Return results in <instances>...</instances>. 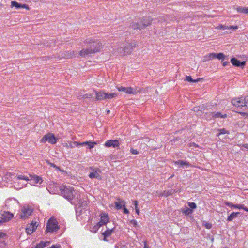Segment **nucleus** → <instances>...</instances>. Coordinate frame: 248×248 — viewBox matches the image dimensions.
<instances>
[{
    "label": "nucleus",
    "mask_w": 248,
    "mask_h": 248,
    "mask_svg": "<svg viewBox=\"0 0 248 248\" xmlns=\"http://www.w3.org/2000/svg\"><path fill=\"white\" fill-rule=\"evenodd\" d=\"M96 53V50H91L89 47L88 48L86 49H82L79 53V54L82 57H85L86 56L91 54Z\"/></svg>",
    "instance_id": "16"
},
{
    "label": "nucleus",
    "mask_w": 248,
    "mask_h": 248,
    "mask_svg": "<svg viewBox=\"0 0 248 248\" xmlns=\"http://www.w3.org/2000/svg\"><path fill=\"white\" fill-rule=\"evenodd\" d=\"M186 80L189 82H193L194 83V79H193L191 76H186Z\"/></svg>",
    "instance_id": "40"
},
{
    "label": "nucleus",
    "mask_w": 248,
    "mask_h": 248,
    "mask_svg": "<svg viewBox=\"0 0 248 248\" xmlns=\"http://www.w3.org/2000/svg\"><path fill=\"white\" fill-rule=\"evenodd\" d=\"M244 107L248 108V96H246L244 98Z\"/></svg>",
    "instance_id": "39"
},
{
    "label": "nucleus",
    "mask_w": 248,
    "mask_h": 248,
    "mask_svg": "<svg viewBox=\"0 0 248 248\" xmlns=\"http://www.w3.org/2000/svg\"><path fill=\"white\" fill-rule=\"evenodd\" d=\"M124 208V214H128L129 213V211L127 209H126V208L124 207H123Z\"/></svg>",
    "instance_id": "54"
},
{
    "label": "nucleus",
    "mask_w": 248,
    "mask_h": 248,
    "mask_svg": "<svg viewBox=\"0 0 248 248\" xmlns=\"http://www.w3.org/2000/svg\"><path fill=\"white\" fill-rule=\"evenodd\" d=\"M217 29L222 30L228 29V26L220 25L219 26L217 27Z\"/></svg>",
    "instance_id": "45"
},
{
    "label": "nucleus",
    "mask_w": 248,
    "mask_h": 248,
    "mask_svg": "<svg viewBox=\"0 0 248 248\" xmlns=\"http://www.w3.org/2000/svg\"><path fill=\"white\" fill-rule=\"evenodd\" d=\"M234 208L241 209H242V208H243V204L235 205Z\"/></svg>",
    "instance_id": "49"
},
{
    "label": "nucleus",
    "mask_w": 248,
    "mask_h": 248,
    "mask_svg": "<svg viewBox=\"0 0 248 248\" xmlns=\"http://www.w3.org/2000/svg\"><path fill=\"white\" fill-rule=\"evenodd\" d=\"M117 89L120 92H124L126 93V87H124L122 86L121 87H118Z\"/></svg>",
    "instance_id": "41"
},
{
    "label": "nucleus",
    "mask_w": 248,
    "mask_h": 248,
    "mask_svg": "<svg viewBox=\"0 0 248 248\" xmlns=\"http://www.w3.org/2000/svg\"><path fill=\"white\" fill-rule=\"evenodd\" d=\"M60 247V245H53L50 248H58Z\"/></svg>",
    "instance_id": "52"
},
{
    "label": "nucleus",
    "mask_w": 248,
    "mask_h": 248,
    "mask_svg": "<svg viewBox=\"0 0 248 248\" xmlns=\"http://www.w3.org/2000/svg\"><path fill=\"white\" fill-rule=\"evenodd\" d=\"M84 97L86 98H92L93 95L92 94H86L84 95Z\"/></svg>",
    "instance_id": "46"
},
{
    "label": "nucleus",
    "mask_w": 248,
    "mask_h": 248,
    "mask_svg": "<svg viewBox=\"0 0 248 248\" xmlns=\"http://www.w3.org/2000/svg\"><path fill=\"white\" fill-rule=\"evenodd\" d=\"M13 217V215L12 214L10 213L9 212H6L3 215V218L2 220H0V223L7 222L9 221Z\"/></svg>",
    "instance_id": "20"
},
{
    "label": "nucleus",
    "mask_w": 248,
    "mask_h": 248,
    "mask_svg": "<svg viewBox=\"0 0 248 248\" xmlns=\"http://www.w3.org/2000/svg\"><path fill=\"white\" fill-rule=\"evenodd\" d=\"M46 162L48 164H49L51 167H53V168H55L56 169L60 170V168L56 165H55L54 163L49 162L48 160H47Z\"/></svg>",
    "instance_id": "42"
},
{
    "label": "nucleus",
    "mask_w": 248,
    "mask_h": 248,
    "mask_svg": "<svg viewBox=\"0 0 248 248\" xmlns=\"http://www.w3.org/2000/svg\"><path fill=\"white\" fill-rule=\"evenodd\" d=\"M183 213H184L185 215H189L190 214H191L193 212L192 210L190 208H187L186 210H184L183 211Z\"/></svg>",
    "instance_id": "34"
},
{
    "label": "nucleus",
    "mask_w": 248,
    "mask_h": 248,
    "mask_svg": "<svg viewBox=\"0 0 248 248\" xmlns=\"http://www.w3.org/2000/svg\"><path fill=\"white\" fill-rule=\"evenodd\" d=\"M17 179H20V180H24L26 181H28L29 180V178L28 177L25 176V175H18L17 177Z\"/></svg>",
    "instance_id": "33"
},
{
    "label": "nucleus",
    "mask_w": 248,
    "mask_h": 248,
    "mask_svg": "<svg viewBox=\"0 0 248 248\" xmlns=\"http://www.w3.org/2000/svg\"><path fill=\"white\" fill-rule=\"evenodd\" d=\"M135 210H136V213L139 215V213H140V209L139 208H137V209H135Z\"/></svg>",
    "instance_id": "60"
},
{
    "label": "nucleus",
    "mask_w": 248,
    "mask_h": 248,
    "mask_svg": "<svg viewBox=\"0 0 248 248\" xmlns=\"http://www.w3.org/2000/svg\"><path fill=\"white\" fill-rule=\"evenodd\" d=\"M136 43L134 41L124 43L122 47L118 49V53L122 55L129 54L136 47Z\"/></svg>",
    "instance_id": "2"
},
{
    "label": "nucleus",
    "mask_w": 248,
    "mask_h": 248,
    "mask_svg": "<svg viewBox=\"0 0 248 248\" xmlns=\"http://www.w3.org/2000/svg\"><path fill=\"white\" fill-rule=\"evenodd\" d=\"M174 163L175 164L180 165V166H182V167L183 166H186V167H187L188 166H189L190 165V164L188 162L182 160H179L178 161H175L174 162Z\"/></svg>",
    "instance_id": "27"
},
{
    "label": "nucleus",
    "mask_w": 248,
    "mask_h": 248,
    "mask_svg": "<svg viewBox=\"0 0 248 248\" xmlns=\"http://www.w3.org/2000/svg\"><path fill=\"white\" fill-rule=\"evenodd\" d=\"M59 188L61 191V195L68 200L71 203L76 205V203L73 201L75 196L74 194L75 191L72 187L61 186L59 187Z\"/></svg>",
    "instance_id": "1"
},
{
    "label": "nucleus",
    "mask_w": 248,
    "mask_h": 248,
    "mask_svg": "<svg viewBox=\"0 0 248 248\" xmlns=\"http://www.w3.org/2000/svg\"><path fill=\"white\" fill-rule=\"evenodd\" d=\"M237 11L240 13L248 14V7L237 6L236 7Z\"/></svg>",
    "instance_id": "25"
},
{
    "label": "nucleus",
    "mask_w": 248,
    "mask_h": 248,
    "mask_svg": "<svg viewBox=\"0 0 248 248\" xmlns=\"http://www.w3.org/2000/svg\"><path fill=\"white\" fill-rule=\"evenodd\" d=\"M55 185H56V184H54V185H53V186H55Z\"/></svg>",
    "instance_id": "62"
},
{
    "label": "nucleus",
    "mask_w": 248,
    "mask_h": 248,
    "mask_svg": "<svg viewBox=\"0 0 248 248\" xmlns=\"http://www.w3.org/2000/svg\"><path fill=\"white\" fill-rule=\"evenodd\" d=\"M223 248H229L225 247H224Z\"/></svg>",
    "instance_id": "63"
},
{
    "label": "nucleus",
    "mask_w": 248,
    "mask_h": 248,
    "mask_svg": "<svg viewBox=\"0 0 248 248\" xmlns=\"http://www.w3.org/2000/svg\"><path fill=\"white\" fill-rule=\"evenodd\" d=\"M242 209L248 212V208L245 207L244 205H243V208H242Z\"/></svg>",
    "instance_id": "58"
},
{
    "label": "nucleus",
    "mask_w": 248,
    "mask_h": 248,
    "mask_svg": "<svg viewBox=\"0 0 248 248\" xmlns=\"http://www.w3.org/2000/svg\"><path fill=\"white\" fill-rule=\"evenodd\" d=\"M107 230L103 232H102V234L103 236V240L104 241H108V240L107 239V238L111 235V234L112 233V232L114 231V230L115 229V227L111 229L108 228V227L106 226Z\"/></svg>",
    "instance_id": "11"
},
{
    "label": "nucleus",
    "mask_w": 248,
    "mask_h": 248,
    "mask_svg": "<svg viewBox=\"0 0 248 248\" xmlns=\"http://www.w3.org/2000/svg\"><path fill=\"white\" fill-rule=\"evenodd\" d=\"M141 89L139 88H133L131 87H126V93L127 94H136L138 93H140Z\"/></svg>",
    "instance_id": "18"
},
{
    "label": "nucleus",
    "mask_w": 248,
    "mask_h": 248,
    "mask_svg": "<svg viewBox=\"0 0 248 248\" xmlns=\"http://www.w3.org/2000/svg\"><path fill=\"white\" fill-rule=\"evenodd\" d=\"M11 7H15L16 9L26 8L29 9V6L25 4H22L15 1H13L11 2Z\"/></svg>",
    "instance_id": "19"
},
{
    "label": "nucleus",
    "mask_w": 248,
    "mask_h": 248,
    "mask_svg": "<svg viewBox=\"0 0 248 248\" xmlns=\"http://www.w3.org/2000/svg\"><path fill=\"white\" fill-rule=\"evenodd\" d=\"M5 236V234L2 232H0V238H3Z\"/></svg>",
    "instance_id": "55"
},
{
    "label": "nucleus",
    "mask_w": 248,
    "mask_h": 248,
    "mask_svg": "<svg viewBox=\"0 0 248 248\" xmlns=\"http://www.w3.org/2000/svg\"><path fill=\"white\" fill-rule=\"evenodd\" d=\"M109 113H110V110H108L107 111V113L108 114H109Z\"/></svg>",
    "instance_id": "61"
},
{
    "label": "nucleus",
    "mask_w": 248,
    "mask_h": 248,
    "mask_svg": "<svg viewBox=\"0 0 248 248\" xmlns=\"http://www.w3.org/2000/svg\"><path fill=\"white\" fill-rule=\"evenodd\" d=\"M175 192H176L175 190L171 189L168 190H164L163 192L160 193L159 195L161 196L168 197L171 195Z\"/></svg>",
    "instance_id": "22"
},
{
    "label": "nucleus",
    "mask_w": 248,
    "mask_h": 248,
    "mask_svg": "<svg viewBox=\"0 0 248 248\" xmlns=\"http://www.w3.org/2000/svg\"><path fill=\"white\" fill-rule=\"evenodd\" d=\"M96 144V142L89 141L88 146H89L90 149H92V148H93L94 145Z\"/></svg>",
    "instance_id": "37"
},
{
    "label": "nucleus",
    "mask_w": 248,
    "mask_h": 248,
    "mask_svg": "<svg viewBox=\"0 0 248 248\" xmlns=\"http://www.w3.org/2000/svg\"><path fill=\"white\" fill-rule=\"evenodd\" d=\"M215 53H210V54L204 56L203 61L204 62H205V61H207L208 60L214 59L215 58Z\"/></svg>",
    "instance_id": "28"
},
{
    "label": "nucleus",
    "mask_w": 248,
    "mask_h": 248,
    "mask_svg": "<svg viewBox=\"0 0 248 248\" xmlns=\"http://www.w3.org/2000/svg\"><path fill=\"white\" fill-rule=\"evenodd\" d=\"M134 206H135V209L139 208L138 207V202L137 201H134Z\"/></svg>",
    "instance_id": "51"
},
{
    "label": "nucleus",
    "mask_w": 248,
    "mask_h": 248,
    "mask_svg": "<svg viewBox=\"0 0 248 248\" xmlns=\"http://www.w3.org/2000/svg\"><path fill=\"white\" fill-rule=\"evenodd\" d=\"M85 43L87 44V46L89 47L91 50H96V53L100 51L102 48V43L97 40H86Z\"/></svg>",
    "instance_id": "6"
},
{
    "label": "nucleus",
    "mask_w": 248,
    "mask_h": 248,
    "mask_svg": "<svg viewBox=\"0 0 248 248\" xmlns=\"http://www.w3.org/2000/svg\"><path fill=\"white\" fill-rule=\"evenodd\" d=\"M224 204L226 206H228L229 207H230L231 208H234V206H235V204H233V203H232V202H224Z\"/></svg>",
    "instance_id": "38"
},
{
    "label": "nucleus",
    "mask_w": 248,
    "mask_h": 248,
    "mask_svg": "<svg viewBox=\"0 0 248 248\" xmlns=\"http://www.w3.org/2000/svg\"><path fill=\"white\" fill-rule=\"evenodd\" d=\"M50 244V241H41L39 243L37 244L34 248H43L46 246L49 245Z\"/></svg>",
    "instance_id": "24"
},
{
    "label": "nucleus",
    "mask_w": 248,
    "mask_h": 248,
    "mask_svg": "<svg viewBox=\"0 0 248 248\" xmlns=\"http://www.w3.org/2000/svg\"><path fill=\"white\" fill-rule=\"evenodd\" d=\"M130 223L133 224L134 226H137V222L136 220L133 219L130 220Z\"/></svg>",
    "instance_id": "48"
},
{
    "label": "nucleus",
    "mask_w": 248,
    "mask_h": 248,
    "mask_svg": "<svg viewBox=\"0 0 248 248\" xmlns=\"http://www.w3.org/2000/svg\"><path fill=\"white\" fill-rule=\"evenodd\" d=\"M101 226V225L99 223H97L96 225H95L93 228V232H96Z\"/></svg>",
    "instance_id": "36"
},
{
    "label": "nucleus",
    "mask_w": 248,
    "mask_h": 248,
    "mask_svg": "<svg viewBox=\"0 0 248 248\" xmlns=\"http://www.w3.org/2000/svg\"><path fill=\"white\" fill-rule=\"evenodd\" d=\"M59 228L57 221L53 217H51L46 225V231L48 232H53L57 231Z\"/></svg>",
    "instance_id": "5"
},
{
    "label": "nucleus",
    "mask_w": 248,
    "mask_h": 248,
    "mask_svg": "<svg viewBox=\"0 0 248 248\" xmlns=\"http://www.w3.org/2000/svg\"><path fill=\"white\" fill-rule=\"evenodd\" d=\"M130 152L133 155H137L138 154V152L136 150L133 149V148L131 149Z\"/></svg>",
    "instance_id": "47"
},
{
    "label": "nucleus",
    "mask_w": 248,
    "mask_h": 248,
    "mask_svg": "<svg viewBox=\"0 0 248 248\" xmlns=\"http://www.w3.org/2000/svg\"><path fill=\"white\" fill-rule=\"evenodd\" d=\"M187 204L191 209H194L197 207V205L195 202H188Z\"/></svg>",
    "instance_id": "31"
},
{
    "label": "nucleus",
    "mask_w": 248,
    "mask_h": 248,
    "mask_svg": "<svg viewBox=\"0 0 248 248\" xmlns=\"http://www.w3.org/2000/svg\"><path fill=\"white\" fill-rule=\"evenodd\" d=\"M238 28V27L237 26H230L229 27L228 26V29H234V30H236Z\"/></svg>",
    "instance_id": "50"
},
{
    "label": "nucleus",
    "mask_w": 248,
    "mask_h": 248,
    "mask_svg": "<svg viewBox=\"0 0 248 248\" xmlns=\"http://www.w3.org/2000/svg\"><path fill=\"white\" fill-rule=\"evenodd\" d=\"M90 169L91 170L93 171L90 172L89 175V177L91 178H96L98 180L101 179V176L100 175V173L101 172V170L99 168H94L93 167H91Z\"/></svg>",
    "instance_id": "8"
},
{
    "label": "nucleus",
    "mask_w": 248,
    "mask_h": 248,
    "mask_svg": "<svg viewBox=\"0 0 248 248\" xmlns=\"http://www.w3.org/2000/svg\"><path fill=\"white\" fill-rule=\"evenodd\" d=\"M100 217V221L98 223H99L101 225V226L103 225L106 224L109 221V217L108 214H101Z\"/></svg>",
    "instance_id": "15"
},
{
    "label": "nucleus",
    "mask_w": 248,
    "mask_h": 248,
    "mask_svg": "<svg viewBox=\"0 0 248 248\" xmlns=\"http://www.w3.org/2000/svg\"><path fill=\"white\" fill-rule=\"evenodd\" d=\"M204 226L206 228H207L208 229H211L212 228V225L210 223H206L204 224Z\"/></svg>",
    "instance_id": "43"
},
{
    "label": "nucleus",
    "mask_w": 248,
    "mask_h": 248,
    "mask_svg": "<svg viewBox=\"0 0 248 248\" xmlns=\"http://www.w3.org/2000/svg\"><path fill=\"white\" fill-rule=\"evenodd\" d=\"M89 141H87L85 142H83L82 143H78V142H75L74 143V144H76L77 146H78V145L85 146V145H88V144H89Z\"/></svg>",
    "instance_id": "35"
},
{
    "label": "nucleus",
    "mask_w": 248,
    "mask_h": 248,
    "mask_svg": "<svg viewBox=\"0 0 248 248\" xmlns=\"http://www.w3.org/2000/svg\"><path fill=\"white\" fill-rule=\"evenodd\" d=\"M117 202H115V207L117 210L121 209L122 208L125 207V203L124 201L118 198Z\"/></svg>",
    "instance_id": "21"
},
{
    "label": "nucleus",
    "mask_w": 248,
    "mask_h": 248,
    "mask_svg": "<svg viewBox=\"0 0 248 248\" xmlns=\"http://www.w3.org/2000/svg\"><path fill=\"white\" fill-rule=\"evenodd\" d=\"M240 212H232V213L228 217L227 219V221H232L234 218H236L239 215H240Z\"/></svg>",
    "instance_id": "23"
},
{
    "label": "nucleus",
    "mask_w": 248,
    "mask_h": 248,
    "mask_svg": "<svg viewBox=\"0 0 248 248\" xmlns=\"http://www.w3.org/2000/svg\"><path fill=\"white\" fill-rule=\"evenodd\" d=\"M218 130L219 132V134H218V136L221 134H229V132L224 128L219 129Z\"/></svg>",
    "instance_id": "32"
},
{
    "label": "nucleus",
    "mask_w": 248,
    "mask_h": 248,
    "mask_svg": "<svg viewBox=\"0 0 248 248\" xmlns=\"http://www.w3.org/2000/svg\"><path fill=\"white\" fill-rule=\"evenodd\" d=\"M119 145V142L117 140H110L107 141L105 143V146L107 147H113L115 148L118 147Z\"/></svg>",
    "instance_id": "13"
},
{
    "label": "nucleus",
    "mask_w": 248,
    "mask_h": 248,
    "mask_svg": "<svg viewBox=\"0 0 248 248\" xmlns=\"http://www.w3.org/2000/svg\"><path fill=\"white\" fill-rule=\"evenodd\" d=\"M22 212L20 215V217L23 219H26L30 216L33 212V209L31 208L24 207L22 209Z\"/></svg>",
    "instance_id": "9"
},
{
    "label": "nucleus",
    "mask_w": 248,
    "mask_h": 248,
    "mask_svg": "<svg viewBox=\"0 0 248 248\" xmlns=\"http://www.w3.org/2000/svg\"><path fill=\"white\" fill-rule=\"evenodd\" d=\"M232 103L236 107H244V98H237L232 100Z\"/></svg>",
    "instance_id": "12"
},
{
    "label": "nucleus",
    "mask_w": 248,
    "mask_h": 248,
    "mask_svg": "<svg viewBox=\"0 0 248 248\" xmlns=\"http://www.w3.org/2000/svg\"><path fill=\"white\" fill-rule=\"evenodd\" d=\"M37 225H36V222L32 221V222L30 224V226L28 227L26 229V233L31 235L37 228Z\"/></svg>",
    "instance_id": "14"
},
{
    "label": "nucleus",
    "mask_w": 248,
    "mask_h": 248,
    "mask_svg": "<svg viewBox=\"0 0 248 248\" xmlns=\"http://www.w3.org/2000/svg\"><path fill=\"white\" fill-rule=\"evenodd\" d=\"M32 180L34 181V183H40L41 184L42 182V178L38 176H34L33 177V179H32Z\"/></svg>",
    "instance_id": "29"
},
{
    "label": "nucleus",
    "mask_w": 248,
    "mask_h": 248,
    "mask_svg": "<svg viewBox=\"0 0 248 248\" xmlns=\"http://www.w3.org/2000/svg\"><path fill=\"white\" fill-rule=\"evenodd\" d=\"M190 146H194V147H198V145L196 144L194 142H192V143H190L189 144Z\"/></svg>",
    "instance_id": "53"
},
{
    "label": "nucleus",
    "mask_w": 248,
    "mask_h": 248,
    "mask_svg": "<svg viewBox=\"0 0 248 248\" xmlns=\"http://www.w3.org/2000/svg\"><path fill=\"white\" fill-rule=\"evenodd\" d=\"M152 19L150 18L144 19L142 21L139 23H132L130 25V27L133 29H139L141 30L148 26L151 24Z\"/></svg>",
    "instance_id": "4"
},
{
    "label": "nucleus",
    "mask_w": 248,
    "mask_h": 248,
    "mask_svg": "<svg viewBox=\"0 0 248 248\" xmlns=\"http://www.w3.org/2000/svg\"><path fill=\"white\" fill-rule=\"evenodd\" d=\"M115 247L116 248H126L125 246L122 244H117L115 245Z\"/></svg>",
    "instance_id": "44"
},
{
    "label": "nucleus",
    "mask_w": 248,
    "mask_h": 248,
    "mask_svg": "<svg viewBox=\"0 0 248 248\" xmlns=\"http://www.w3.org/2000/svg\"><path fill=\"white\" fill-rule=\"evenodd\" d=\"M229 64V62H224L222 63L223 66H226Z\"/></svg>",
    "instance_id": "56"
},
{
    "label": "nucleus",
    "mask_w": 248,
    "mask_h": 248,
    "mask_svg": "<svg viewBox=\"0 0 248 248\" xmlns=\"http://www.w3.org/2000/svg\"><path fill=\"white\" fill-rule=\"evenodd\" d=\"M117 96V94L115 93H105L103 91H95V99L97 101L111 99Z\"/></svg>",
    "instance_id": "3"
},
{
    "label": "nucleus",
    "mask_w": 248,
    "mask_h": 248,
    "mask_svg": "<svg viewBox=\"0 0 248 248\" xmlns=\"http://www.w3.org/2000/svg\"><path fill=\"white\" fill-rule=\"evenodd\" d=\"M144 248H149L148 245L147 244V242L145 241L144 244Z\"/></svg>",
    "instance_id": "57"
},
{
    "label": "nucleus",
    "mask_w": 248,
    "mask_h": 248,
    "mask_svg": "<svg viewBox=\"0 0 248 248\" xmlns=\"http://www.w3.org/2000/svg\"><path fill=\"white\" fill-rule=\"evenodd\" d=\"M46 141H48L49 143L54 144L56 143L57 139L54 134L49 133L44 135L40 140V142L41 143H45Z\"/></svg>",
    "instance_id": "7"
},
{
    "label": "nucleus",
    "mask_w": 248,
    "mask_h": 248,
    "mask_svg": "<svg viewBox=\"0 0 248 248\" xmlns=\"http://www.w3.org/2000/svg\"><path fill=\"white\" fill-rule=\"evenodd\" d=\"M232 64L236 67H239L243 68L246 65V62L245 61L241 62L235 58H232L231 59Z\"/></svg>",
    "instance_id": "10"
},
{
    "label": "nucleus",
    "mask_w": 248,
    "mask_h": 248,
    "mask_svg": "<svg viewBox=\"0 0 248 248\" xmlns=\"http://www.w3.org/2000/svg\"><path fill=\"white\" fill-rule=\"evenodd\" d=\"M212 117L217 118H225L227 117V114H225L222 115L220 112H217V113H212Z\"/></svg>",
    "instance_id": "26"
},
{
    "label": "nucleus",
    "mask_w": 248,
    "mask_h": 248,
    "mask_svg": "<svg viewBox=\"0 0 248 248\" xmlns=\"http://www.w3.org/2000/svg\"><path fill=\"white\" fill-rule=\"evenodd\" d=\"M202 78H198L197 79H194V83L198 82V81H200Z\"/></svg>",
    "instance_id": "59"
},
{
    "label": "nucleus",
    "mask_w": 248,
    "mask_h": 248,
    "mask_svg": "<svg viewBox=\"0 0 248 248\" xmlns=\"http://www.w3.org/2000/svg\"><path fill=\"white\" fill-rule=\"evenodd\" d=\"M215 58H217L218 60H223L224 58V55L222 53H219L218 54L215 53Z\"/></svg>",
    "instance_id": "30"
},
{
    "label": "nucleus",
    "mask_w": 248,
    "mask_h": 248,
    "mask_svg": "<svg viewBox=\"0 0 248 248\" xmlns=\"http://www.w3.org/2000/svg\"><path fill=\"white\" fill-rule=\"evenodd\" d=\"M77 202L79 205V207H82L83 209H85L87 206V199L86 198H83L78 199V196Z\"/></svg>",
    "instance_id": "17"
}]
</instances>
